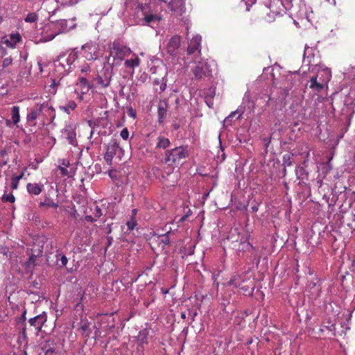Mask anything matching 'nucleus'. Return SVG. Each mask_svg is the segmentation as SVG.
<instances>
[{
	"label": "nucleus",
	"mask_w": 355,
	"mask_h": 355,
	"mask_svg": "<svg viewBox=\"0 0 355 355\" xmlns=\"http://www.w3.org/2000/svg\"><path fill=\"white\" fill-rule=\"evenodd\" d=\"M21 337L24 340H27L28 337H27V334H26V328L25 326H24L22 327V329H21Z\"/></svg>",
	"instance_id": "8fccbe9b"
},
{
	"label": "nucleus",
	"mask_w": 355,
	"mask_h": 355,
	"mask_svg": "<svg viewBox=\"0 0 355 355\" xmlns=\"http://www.w3.org/2000/svg\"><path fill=\"white\" fill-rule=\"evenodd\" d=\"M5 122H6V125L7 127H12V125L13 124L12 123V120H10V119H5Z\"/></svg>",
	"instance_id": "864d4df0"
},
{
	"label": "nucleus",
	"mask_w": 355,
	"mask_h": 355,
	"mask_svg": "<svg viewBox=\"0 0 355 355\" xmlns=\"http://www.w3.org/2000/svg\"><path fill=\"white\" fill-rule=\"evenodd\" d=\"M10 114H11V119L12 120L13 125H17V124L20 121L19 107V106H13L11 108Z\"/></svg>",
	"instance_id": "5701e85b"
},
{
	"label": "nucleus",
	"mask_w": 355,
	"mask_h": 355,
	"mask_svg": "<svg viewBox=\"0 0 355 355\" xmlns=\"http://www.w3.org/2000/svg\"><path fill=\"white\" fill-rule=\"evenodd\" d=\"M318 78H319V73L315 76H313L312 78H311L310 80H309V87L315 91V92H320L324 88V81H318Z\"/></svg>",
	"instance_id": "6ab92c4d"
},
{
	"label": "nucleus",
	"mask_w": 355,
	"mask_h": 355,
	"mask_svg": "<svg viewBox=\"0 0 355 355\" xmlns=\"http://www.w3.org/2000/svg\"><path fill=\"white\" fill-rule=\"evenodd\" d=\"M110 64V59L107 60V64H104L102 70L98 74L95 79L96 84L101 88L107 87L110 85L112 78L114 75L113 68Z\"/></svg>",
	"instance_id": "20e7f679"
},
{
	"label": "nucleus",
	"mask_w": 355,
	"mask_h": 355,
	"mask_svg": "<svg viewBox=\"0 0 355 355\" xmlns=\"http://www.w3.org/2000/svg\"><path fill=\"white\" fill-rule=\"evenodd\" d=\"M56 26L59 28V31L55 33H53L46 37H44V38L42 39L43 42L51 41L53 39H54L58 34L60 33L67 32L70 29V28H69L67 26V20L66 19H60L58 21L56 22Z\"/></svg>",
	"instance_id": "ddd939ff"
},
{
	"label": "nucleus",
	"mask_w": 355,
	"mask_h": 355,
	"mask_svg": "<svg viewBox=\"0 0 355 355\" xmlns=\"http://www.w3.org/2000/svg\"><path fill=\"white\" fill-rule=\"evenodd\" d=\"M169 234H170V232H168L167 233H166L164 234H162L160 236V241L164 245H168L170 244Z\"/></svg>",
	"instance_id": "f704fd0d"
},
{
	"label": "nucleus",
	"mask_w": 355,
	"mask_h": 355,
	"mask_svg": "<svg viewBox=\"0 0 355 355\" xmlns=\"http://www.w3.org/2000/svg\"><path fill=\"white\" fill-rule=\"evenodd\" d=\"M60 60L64 62L67 67H71L77 58L76 53L71 52L66 57L65 55H60L59 57Z\"/></svg>",
	"instance_id": "4be33fe9"
},
{
	"label": "nucleus",
	"mask_w": 355,
	"mask_h": 355,
	"mask_svg": "<svg viewBox=\"0 0 355 355\" xmlns=\"http://www.w3.org/2000/svg\"><path fill=\"white\" fill-rule=\"evenodd\" d=\"M178 127H179V126H178V125H176V124H175V125H174V128H175V129H178Z\"/></svg>",
	"instance_id": "774afa93"
},
{
	"label": "nucleus",
	"mask_w": 355,
	"mask_h": 355,
	"mask_svg": "<svg viewBox=\"0 0 355 355\" xmlns=\"http://www.w3.org/2000/svg\"><path fill=\"white\" fill-rule=\"evenodd\" d=\"M21 40L19 33L10 34L8 37L3 38L2 43L10 48H15L16 44Z\"/></svg>",
	"instance_id": "dca6fc26"
},
{
	"label": "nucleus",
	"mask_w": 355,
	"mask_h": 355,
	"mask_svg": "<svg viewBox=\"0 0 355 355\" xmlns=\"http://www.w3.org/2000/svg\"><path fill=\"white\" fill-rule=\"evenodd\" d=\"M108 175L113 181H116L119 178V173L116 170H110L108 171Z\"/></svg>",
	"instance_id": "e433bc0d"
},
{
	"label": "nucleus",
	"mask_w": 355,
	"mask_h": 355,
	"mask_svg": "<svg viewBox=\"0 0 355 355\" xmlns=\"http://www.w3.org/2000/svg\"><path fill=\"white\" fill-rule=\"evenodd\" d=\"M46 320L47 315L46 312H42V313L29 319L28 322L30 325L35 329L36 334H37L42 331V328Z\"/></svg>",
	"instance_id": "1a4fd4ad"
},
{
	"label": "nucleus",
	"mask_w": 355,
	"mask_h": 355,
	"mask_svg": "<svg viewBox=\"0 0 355 355\" xmlns=\"http://www.w3.org/2000/svg\"><path fill=\"white\" fill-rule=\"evenodd\" d=\"M243 113V112H241L240 113V114H239V117H238L239 119H240V118L241 117V116H242Z\"/></svg>",
	"instance_id": "338daca9"
},
{
	"label": "nucleus",
	"mask_w": 355,
	"mask_h": 355,
	"mask_svg": "<svg viewBox=\"0 0 355 355\" xmlns=\"http://www.w3.org/2000/svg\"><path fill=\"white\" fill-rule=\"evenodd\" d=\"M293 156V154H289V153H287V154H285L283 155L282 162H283V166L284 167L291 166L292 165Z\"/></svg>",
	"instance_id": "c756f323"
},
{
	"label": "nucleus",
	"mask_w": 355,
	"mask_h": 355,
	"mask_svg": "<svg viewBox=\"0 0 355 355\" xmlns=\"http://www.w3.org/2000/svg\"><path fill=\"white\" fill-rule=\"evenodd\" d=\"M297 175L299 179H302V180L304 179H307V173H305V171L303 168L300 169V171H297Z\"/></svg>",
	"instance_id": "4c0bfd02"
},
{
	"label": "nucleus",
	"mask_w": 355,
	"mask_h": 355,
	"mask_svg": "<svg viewBox=\"0 0 355 355\" xmlns=\"http://www.w3.org/2000/svg\"><path fill=\"white\" fill-rule=\"evenodd\" d=\"M253 248L254 247L247 240H245L244 241H241L239 250L249 251L250 250Z\"/></svg>",
	"instance_id": "7c9ffc66"
},
{
	"label": "nucleus",
	"mask_w": 355,
	"mask_h": 355,
	"mask_svg": "<svg viewBox=\"0 0 355 355\" xmlns=\"http://www.w3.org/2000/svg\"><path fill=\"white\" fill-rule=\"evenodd\" d=\"M252 212H257L258 211V207L257 205H254L251 207Z\"/></svg>",
	"instance_id": "13d9d810"
},
{
	"label": "nucleus",
	"mask_w": 355,
	"mask_h": 355,
	"mask_svg": "<svg viewBox=\"0 0 355 355\" xmlns=\"http://www.w3.org/2000/svg\"><path fill=\"white\" fill-rule=\"evenodd\" d=\"M313 49L310 48L307 46H305L304 52V59L303 63L309 66L311 62H313L314 54L313 53Z\"/></svg>",
	"instance_id": "412c9836"
},
{
	"label": "nucleus",
	"mask_w": 355,
	"mask_h": 355,
	"mask_svg": "<svg viewBox=\"0 0 355 355\" xmlns=\"http://www.w3.org/2000/svg\"><path fill=\"white\" fill-rule=\"evenodd\" d=\"M12 58L11 57L6 58L3 60V64H2L3 68H6V67L10 66L12 64Z\"/></svg>",
	"instance_id": "a19ab883"
},
{
	"label": "nucleus",
	"mask_w": 355,
	"mask_h": 355,
	"mask_svg": "<svg viewBox=\"0 0 355 355\" xmlns=\"http://www.w3.org/2000/svg\"><path fill=\"white\" fill-rule=\"evenodd\" d=\"M168 105L166 101H160L158 105L157 109V114H158V121L159 123H162L164 120L166 119L167 111H168Z\"/></svg>",
	"instance_id": "a211bd4d"
},
{
	"label": "nucleus",
	"mask_w": 355,
	"mask_h": 355,
	"mask_svg": "<svg viewBox=\"0 0 355 355\" xmlns=\"http://www.w3.org/2000/svg\"><path fill=\"white\" fill-rule=\"evenodd\" d=\"M50 110L52 107L49 106L47 103L42 104H36L30 111V112L27 114V121H34L37 119V117L41 114L43 110L44 109Z\"/></svg>",
	"instance_id": "9d476101"
},
{
	"label": "nucleus",
	"mask_w": 355,
	"mask_h": 355,
	"mask_svg": "<svg viewBox=\"0 0 355 355\" xmlns=\"http://www.w3.org/2000/svg\"><path fill=\"white\" fill-rule=\"evenodd\" d=\"M60 80L61 78L56 81L55 78H51V84L50 85V87L53 89V91L51 92V93L55 94L56 92L57 87L60 85Z\"/></svg>",
	"instance_id": "c9c22d12"
},
{
	"label": "nucleus",
	"mask_w": 355,
	"mask_h": 355,
	"mask_svg": "<svg viewBox=\"0 0 355 355\" xmlns=\"http://www.w3.org/2000/svg\"><path fill=\"white\" fill-rule=\"evenodd\" d=\"M170 145V141L168 138H166L162 136H159L157 137V143L156 145V148L166 149Z\"/></svg>",
	"instance_id": "b1692460"
},
{
	"label": "nucleus",
	"mask_w": 355,
	"mask_h": 355,
	"mask_svg": "<svg viewBox=\"0 0 355 355\" xmlns=\"http://www.w3.org/2000/svg\"><path fill=\"white\" fill-rule=\"evenodd\" d=\"M121 137L123 138V139L126 140L128 138L129 136V132L127 128H123L120 133Z\"/></svg>",
	"instance_id": "79ce46f5"
},
{
	"label": "nucleus",
	"mask_w": 355,
	"mask_h": 355,
	"mask_svg": "<svg viewBox=\"0 0 355 355\" xmlns=\"http://www.w3.org/2000/svg\"><path fill=\"white\" fill-rule=\"evenodd\" d=\"M54 189L53 187H51V189L44 195V200L42 202H40L39 204L40 207H45L46 209L54 208L57 209L59 206L58 201H55L51 197V194L53 193Z\"/></svg>",
	"instance_id": "f8f14e48"
},
{
	"label": "nucleus",
	"mask_w": 355,
	"mask_h": 355,
	"mask_svg": "<svg viewBox=\"0 0 355 355\" xmlns=\"http://www.w3.org/2000/svg\"><path fill=\"white\" fill-rule=\"evenodd\" d=\"M331 168L329 164H324L321 168L322 172L324 174H327L331 171Z\"/></svg>",
	"instance_id": "a18cd8bd"
},
{
	"label": "nucleus",
	"mask_w": 355,
	"mask_h": 355,
	"mask_svg": "<svg viewBox=\"0 0 355 355\" xmlns=\"http://www.w3.org/2000/svg\"><path fill=\"white\" fill-rule=\"evenodd\" d=\"M272 101H273V100H272L270 97H269V98H268V101H267V102H266V106H270V103H271Z\"/></svg>",
	"instance_id": "052dcab7"
},
{
	"label": "nucleus",
	"mask_w": 355,
	"mask_h": 355,
	"mask_svg": "<svg viewBox=\"0 0 355 355\" xmlns=\"http://www.w3.org/2000/svg\"><path fill=\"white\" fill-rule=\"evenodd\" d=\"M35 259H36V256L35 255H31L28 260L26 261V266L28 268H31V266H34L35 265Z\"/></svg>",
	"instance_id": "ea45409f"
},
{
	"label": "nucleus",
	"mask_w": 355,
	"mask_h": 355,
	"mask_svg": "<svg viewBox=\"0 0 355 355\" xmlns=\"http://www.w3.org/2000/svg\"><path fill=\"white\" fill-rule=\"evenodd\" d=\"M38 16L35 12H30L25 17L24 20L26 22L33 23L37 21Z\"/></svg>",
	"instance_id": "2f4dec72"
},
{
	"label": "nucleus",
	"mask_w": 355,
	"mask_h": 355,
	"mask_svg": "<svg viewBox=\"0 0 355 355\" xmlns=\"http://www.w3.org/2000/svg\"><path fill=\"white\" fill-rule=\"evenodd\" d=\"M200 42H201V36L196 35L193 37L189 43L187 48V54L191 55L193 54L196 51H198V53H200Z\"/></svg>",
	"instance_id": "4468645a"
},
{
	"label": "nucleus",
	"mask_w": 355,
	"mask_h": 355,
	"mask_svg": "<svg viewBox=\"0 0 355 355\" xmlns=\"http://www.w3.org/2000/svg\"><path fill=\"white\" fill-rule=\"evenodd\" d=\"M81 329L85 332L89 329V323L85 322L81 325Z\"/></svg>",
	"instance_id": "603ef678"
},
{
	"label": "nucleus",
	"mask_w": 355,
	"mask_h": 355,
	"mask_svg": "<svg viewBox=\"0 0 355 355\" xmlns=\"http://www.w3.org/2000/svg\"><path fill=\"white\" fill-rule=\"evenodd\" d=\"M55 258H56V264L60 268H62V267L65 266L68 262V259L67 258V257L62 253L58 252L55 254Z\"/></svg>",
	"instance_id": "393cba45"
},
{
	"label": "nucleus",
	"mask_w": 355,
	"mask_h": 355,
	"mask_svg": "<svg viewBox=\"0 0 355 355\" xmlns=\"http://www.w3.org/2000/svg\"><path fill=\"white\" fill-rule=\"evenodd\" d=\"M80 71L82 73H87V72L89 71H90L89 65L87 64L83 65Z\"/></svg>",
	"instance_id": "de8ad7c7"
},
{
	"label": "nucleus",
	"mask_w": 355,
	"mask_h": 355,
	"mask_svg": "<svg viewBox=\"0 0 355 355\" xmlns=\"http://www.w3.org/2000/svg\"><path fill=\"white\" fill-rule=\"evenodd\" d=\"M126 225L129 230H132L137 225V222L133 218H132L130 220H128L126 223Z\"/></svg>",
	"instance_id": "58836bf2"
},
{
	"label": "nucleus",
	"mask_w": 355,
	"mask_h": 355,
	"mask_svg": "<svg viewBox=\"0 0 355 355\" xmlns=\"http://www.w3.org/2000/svg\"><path fill=\"white\" fill-rule=\"evenodd\" d=\"M37 64H38V67H39L40 71L42 72L43 71V67H42V64L41 62H38Z\"/></svg>",
	"instance_id": "bf43d9fd"
},
{
	"label": "nucleus",
	"mask_w": 355,
	"mask_h": 355,
	"mask_svg": "<svg viewBox=\"0 0 355 355\" xmlns=\"http://www.w3.org/2000/svg\"><path fill=\"white\" fill-rule=\"evenodd\" d=\"M55 71L60 76H64L71 71V67H67L64 62L60 60V58L55 63Z\"/></svg>",
	"instance_id": "aec40b11"
},
{
	"label": "nucleus",
	"mask_w": 355,
	"mask_h": 355,
	"mask_svg": "<svg viewBox=\"0 0 355 355\" xmlns=\"http://www.w3.org/2000/svg\"><path fill=\"white\" fill-rule=\"evenodd\" d=\"M85 220L88 222H94L96 221L97 219L95 217L87 215L85 216Z\"/></svg>",
	"instance_id": "3c124183"
},
{
	"label": "nucleus",
	"mask_w": 355,
	"mask_h": 355,
	"mask_svg": "<svg viewBox=\"0 0 355 355\" xmlns=\"http://www.w3.org/2000/svg\"><path fill=\"white\" fill-rule=\"evenodd\" d=\"M1 200L3 202H14L15 200V196L12 193H4L1 198Z\"/></svg>",
	"instance_id": "473e14b6"
},
{
	"label": "nucleus",
	"mask_w": 355,
	"mask_h": 355,
	"mask_svg": "<svg viewBox=\"0 0 355 355\" xmlns=\"http://www.w3.org/2000/svg\"><path fill=\"white\" fill-rule=\"evenodd\" d=\"M323 73L327 75V81H329V79H330V76H330V72L328 70H325V71H323Z\"/></svg>",
	"instance_id": "4d7b16f0"
},
{
	"label": "nucleus",
	"mask_w": 355,
	"mask_h": 355,
	"mask_svg": "<svg viewBox=\"0 0 355 355\" xmlns=\"http://www.w3.org/2000/svg\"><path fill=\"white\" fill-rule=\"evenodd\" d=\"M168 8L176 16H182L185 12V0H171Z\"/></svg>",
	"instance_id": "9b49d317"
},
{
	"label": "nucleus",
	"mask_w": 355,
	"mask_h": 355,
	"mask_svg": "<svg viewBox=\"0 0 355 355\" xmlns=\"http://www.w3.org/2000/svg\"><path fill=\"white\" fill-rule=\"evenodd\" d=\"M24 175V172H21L19 175L14 174L11 178V188L15 190L18 187L19 181L22 179Z\"/></svg>",
	"instance_id": "a878e982"
},
{
	"label": "nucleus",
	"mask_w": 355,
	"mask_h": 355,
	"mask_svg": "<svg viewBox=\"0 0 355 355\" xmlns=\"http://www.w3.org/2000/svg\"><path fill=\"white\" fill-rule=\"evenodd\" d=\"M7 164V162H3V163H1V162H0V166H3V165H5V164Z\"/></svg>",
	"instance_id": "69168bd1"
},
{
	"label": "nucleus",
	"mask_w": 355,
	"mask_h": 355,
	"mask_svg": "<svg viewBox=\"0 0 355 355\" xmlns=\"http://www.w3.org/2000/svg\"><path fill=\"white\" fill-rule=\"evenodd\" d=\"M94 215L96 219L100 218L101 216H102V211L99 207L96 206L94 211Z\"/></svg>",
	"instance_id": "37998d69"
},
{
	"label": "nucleus",
	"mask_w": 355,
	"mask_h": 355,
	"mask_svg": "<svg viewBox=\"0 0 355 355\" xmlns=\"http://www.w3.org/2000/svg\"><path fill=\"white\" fill-rule=\"evenodd\" d=\"M124 64L125 67L134 69L140 64V59L138 57H136L135 58L126 60Z\"/></svg>",
	"instance_id": "bb28decb"
},
{
	"label": "nucleus",
	"mask_w": 355,
	"mask_h": 355,
	"mask_svg": "<svg viewBox=\"0 0 355 355\" xmlns=\"http://www.w3.org/2000/svg\"><path fill=\"white\" fill-rule=\"evenodd\" d=\"M119 148V144L116 139H111L106 145V152L104 159L107 164H112V159Z\"/></svg>",
	"instance_id": "0eeeda50"
},
{
	"label": "nucleus",
	"mask_w": 355,
	"mask_h": 355,
	"mask_svg": "<svg viewBox=\"0 0 355 355\" xmlns=\"http://www.w3.org/2000/svg\"><path fill=\"white\" fill-rule=\"evenodd\" d=\"M84 56L88 60H95L101 55L99 44L96 42H89L82 46Z\"/></svg>",
	"instance_id": "423d86ee"
},
{
	"label": "nucleus",
	"mask_w": 355,
	"mask_h": 355,
	"mask_svg": "<svg viewBox=\"0 0 355 355\" xmlns=\"http://www.w3.org/2000/svg\"><path fill=\"white\" fill-rule=\"evenodd\" d=\"M181 37L178 35L173 36L166 45V52L171 57H175L179 53Z\"/></svg>",
	"instance_id": "6e6552de"
},
{
	"label": "nucleus",
	"mask_w": 355,
	"mask_h": 355,
	"mask_svg": "<svg viewBox=\"0 0 355 355\" xmlns=\"http://www.w3.org/2000/svg\"><path fill=\"white\" fill-rule=\"evenodd\" d=\"M181 318H183V319H185L186 318V314L184 313H182L181 314Z\"/></svg>",
	"instance_id": "680f3d73"
},
{
	"label": "nucleus",
	"mask_w": 355,
	"mask_h": 355,
	"mask_svg": "<svg viewBox=\"0 0 355 355\" xmlns=\"http://www.w3.org/2000/svg\"><path fill=\"white\" fill-rule=\"evenodd\" d=\"M194 77L197 80L205 78H209L212 76V70L210 65L205 60L198 62L196 66L193 69Z\"/></svg>",
	"instance_id": "39448f33"
},
{
	"label": "nucleus",
	"mask_w": 355,
	"mask_h": 355,
	"mask_svg": "<svg viewBox=\"0 0 355 355\" xmlns=\"http://www.w3.org/2000/svg\"><path fill=\"white\" fill-rule=\"evenodd\" d=\"M238 278H239V275H234L231 278V279L230 280L229 284L230 285H234L236 287L239 286V284H237L236 282V280L238 279Z\"/></svg>",
	"instance_id": "c03bdc74"
},
{
	"label": "nucleus",
	"mask_w": 355,
	"mask_h": 355,
	"mask_svg": "<svg viewBox=\"0 0 355 355\" xmlns=\"http://www.w3.org/2000/svg\"><path fill=\"white\" fill-rule=\"evenodd\" d=\"M153 0H128L125 2L126 6H128L131 2L137 3L135 7V21L140 23L144 21L148 24L155 19V15L153 13L151 9V3Z\"/></svg>",
	"instance_id": "f257e3e1"
},
{
	"label": "nucleus",
	"mask_w": 355,
	"mask_h": 355,
	"mask_svg": "<svg viewBox=\"0 0 355 355\" xmlns=\"http://www.w3.org/2000/svg\"><path fill=\"white\" fill-rule=\"evenodd\" d=\"M50 340H47L45 343L42 346V349L45 352L46 354L48 353H53L55 350V348L53 345V341L50 343Z\"/></svg>",
	"instance_id": "c85d7f7f"
},
{
	"label": "nucleus",
	"mask_w": 355,
	"mask_h": 355,
	"mask_svg": "<svg viewBox=\"0 0 355 355\" xmlns=\"http://www.w3.org/2000/svg\"><path fill=\"white\" fill-rule=\"evenodd\" d=\"M62 164L67 166L68 164H69V162H67V163H65V161L64 160L63 162H62Z\"/></svg>",
	"instance_id": "0e129e2a"
},
{
	"label": "nucleus",
	"mask_w": 355,
	"mask_h": 355,
	"mask_svg": "<svg viewBox=\"0 0 355 355\" xmlns=\"http://www.w3.org/2000/svg\"><path fill=\"white\" fill-rule=\"evenodd\" d=\"M62 135L68 140L69 143L71 145L76 144V134L74 128L71 125H66L62 130Z\"/></svg>",
	"instance_id": "2eb2a0df"
},
{
	"label": "nucleus",
	"mask_w": 355,
	"mask_h": 355,
	"mask_svg": "<svg viewBox=\"0 0 355 355\" xmlns=\"http://www.w3.org/2000/svg\"><path fill=\"white\" fill-rule=\"evenodd\" d=\"M82 87L86 89V92L89 90L90 88V85L89 83L87 82V79L84 77H81L79 78V83H78Z\"/></svg>",
	"instance_id": "72a5a7b5"
},
{
	"label": "nucleus",
	"mask_w": 355,
	"mask_h": 355,
	"mask_svg": "<svg viewBox=\"0 0 355 355\" xmlns=\"http://www.w3.org/2000/svg\"><path fill=\"white\" fill-rule=\"evenodd\" d=\"M26 320V311L24 312V313L21 315V318L19 319V322L22 321L23 322Z\"/></svg>",
	"instance_id": "6e6d98bb"
},
{
	"label": "nucleus",
	"mask_w": 355,
	"mask_h": 355,
	"mask_svg": "<svg viewBox=\"0 0 355 355\" xmlns=\"http://www.w3.org/2000/svg\"><path fill=\"white\" fill-rule=\"evenodd\" d=\"M238 110L231 112L230 114L225 118V119L224 120V123H229L231 121V119L235 116Z\"/></svg>",
	"instance_id": "49530a36"
},
{
	"label": "nucleus",
	"mask_w": 355,
	"mask_h": 355,
	"mask_svg": "<svg viewBox=\"0 0 355 355\" xmlns=\"http://www.w3.org/2000/svg\"><path fill=\"white\" fill-rule=\"evenodd\" d=\"M164 156L162 160L164 163L168 164H177L189 156V150L187 146H181L166 150L164 153Z\"/></svg>",
	"instance_id": "7ed1b4c3"
},
{
	"label": "nucleus",
	"mask_w": 355,
	"mask_h": 355,
	"mask_svg": "<svg viewBox=\"0 0 355 355\" xmlns=\"http://www.w3.org/2000/svg\"><path fill=\"white\" fill-rule=\"evenodd\" d=\"M206 103L209 107H211L213 106V102L211 101V98L207 99Z\"/></svg>",
	"instance_id": "5fc2aeb1"
},
{
	"label": "nucleus",
	"mask_w": 355,
	"mask_h": 355,
	"mask_svg": "<svg viewBox=\"0 0 355 355\" xmlns=\"http://www.w3.org/2000/svg\"><path fill=\"white\" fill-rule=\"evenodd\" d=\"M77 107V104L75 101H71L65 105L60 106V109L68 114H70L71 110H73Z\"/></svg>",
	"instance_id": "cd10ccee"
},
{
	"label": "nucleus",
	"mask_w": 355,
	"mask_h": 355,
	"mask_svg": "<svg viewBox=\"0 0 355 355\" xmlns=\"http://www.w3.org/2000/svg\"><path fill=\"white\" fill-rule=\"evenodd\" d=\"M110 51L107 59H110V64L112 66L121 64L124 57L130 53V48L121 43L119 40H114L110 46Z\"/></svg>",
	"instance_id": "f03ea898"
},
{
	"label": "nucleus",
	"mask_w": 355,
	"mask_h": 355,
	"mask_svg": "<svg viewBox=\"0 0 355 355\" xmlns=\"http://www.w3.org/2000/svg\"><path fill=\"white\" fill-rule=\"evenodd\" d=\"M58 168L60 171V173L62 175H69V171L66 168L62 167V166H59Z\"/></svg>",
	"instance_id": "09e8293b"
},
{
	"label": "nucleus",
	"mask_w": 355,
	"mask_h": 355,
	"mask_svg": "<svg viewBox=\"0 0 355 355\" xmlns=\"http://www.w3.org/2000/svg\"><path fill=\"white\" fill-rule=\"evenodd\" d=\"M3 117L1 116V119H0V126L1 125V124L3 123Z\"/></svg>",
	"instance_id": "e2e57ef3"
},
{
	"label": "nucleus",
	"mask_w": 355,
	"mask_h": 355,
	"mask_svg": "<svg viewBox=\"0 0 355 355\" xmlns=\"http://www.w3.org/2000/svg\"><path fill=\"white\" fill-rule=\"evenodd\" d=\"M26 189L30 195L38 196L42 192L44 184L42 183H28Z\"/></svg>",
	"instance_id": "f3484780"
}]
</instances>
